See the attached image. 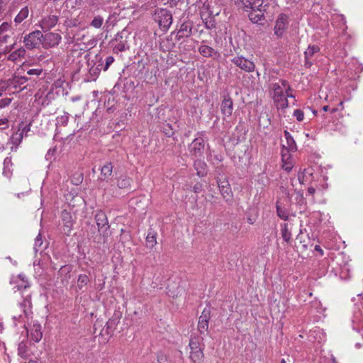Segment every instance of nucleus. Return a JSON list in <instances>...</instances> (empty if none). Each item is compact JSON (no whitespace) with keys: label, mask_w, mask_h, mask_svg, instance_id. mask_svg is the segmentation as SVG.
<instances>
[{"label":"nucleus","mask_w":363,"mask_h":363,"mask_svg":"<svg viewBox=\"0 0 363 363\" xmlns=\"http://www.w3.org/2000/svg\"><path fill=\"white\" fill-rule=\"evenodd\" d=\"M11 160H4L3 174L5 176H6L7 177H10V176L11 175V172L10 169H9V165L10 164L11 165Z\"/></svg>","instance_id":"a18cd8bd"},{"label":"nucleus","mask_w":363,"mask_h":363,"mask_svg":"<svg viewBox=\"0 0 363 363\" xmlns=\"http://www.w3.org/2000/svg\"><path fill=\"white\" fill-rule=\"evenodd\" d=\"M22 317V315L20 314L18 315H13V319L14 320H20V318Z\"/></svg>","instance_id":"69168bd1"},{"label":"nucleus","mask_w":363,"mask_h":363,"mask_svg":"<svg viewBox=\"0 0 363 363\" xmlns=\"http://www.w3.org/2000/svg\"><path fill=\"white\" fill-rule=\"evenodd\" d=\"M289 16L285 13H280L275 22L274 34L277 37H281L289 26Z\"/></svg>","instance_id":"9d476101"},{"label":"nucleus","mask_w":363,"mask_h":363,"mask_svg":"<svg viewBox=\"0 0 363 363\" xmlns=\"http://www.w3.org/2000/svg\"><path fill=\"white\" fill-rule=\"evenodd\" d=\"M30 338L35 342H38L43 337L42 328L40 324H33L30 329Z\"/></svg>","instance_id":"5701e85b"},{"label":"nucleus","mask_w":363,"mask_h":363,"mask_svg":"<svg viewBox=\"0 0 363 363\" xmlns=\"http://www.w3.org/2000/svg\"><path fill=\"white\" fill-rule=\"evenodd\" d=\"M9 127V120L6 118H0V129L4 130Z\"/></svg>","instance_id":"6e6d98bb"},{"label":"nucleus","mask_w":363,"mask_h":363,"mask_svg":"<svg viewBox=\"0 0 363 363\" xmlns=\"http://www.w3.org/2000/svg\"><path fill=\"white\" fill-rule=\"evenodd\" d=\"M199 52L205 57H213L218 53L213 48L206 45H201L199 48Z\"/></svg>","instance_id":"a878e982"},{"label":"nucleus","mask_w":363,"mask_h":363,"mask_svg":"<svg viewBox=\"0 0 363 363\" xmlns=\"http://www.w3.org/2000/svg\"><path fill=\"white\" fill-rule=\"evenodd\" d=\"M157 358L158 363H169L167 356L162 352H158L157 353Z\"/></svg>","instance_id":"49530a36"},{"label":"nucleus","mask_w":363,"mask_h":363,"mask_svg":"<svg viewBox=\"0 0 363 363\" xmlns=\"http://www.w3.org/2000/svg\"><path fill=\"white\" fill-rule=\"evenodd\" d=\"M297 241H298L300 243H303V249L305 250L307 249L308 245L305 243V240L303 239V233L302 231H300V233L296 236Z\"/></svg>","instance_id":"5fc2aeb1"},{"label":"nucleus","mask_w":363,"mask_h":363,"mask_svg":"<svg viewBox=\"0 0 363 363\" xmlns=\"http://www.w3.org/2000/svg\"><path fill=\"white\" fill-rule=\"evenodd\" d=\"M30 130V123H25L24 122H21L19 124L18 128L17 130V133H20L22 135V138L28 136V132Z\"/></svg>","instance_id":"c9c22d12"},{"label":"nucleus","mask_w":363,"mask_h":363,"mask_svg":"<svg viewBox=\"0 0 363 363\" xmlns=\"http://www.w3.org/2000/svg\"><path fill=\"white\" fill-rule=\"evenodd\" d=\"M61 217L64 230L67 231L66 233L68 234L72 230L74 224L72 216L70 213L64 210L62 211Z\"/></svg>","instance_id":"aec40b11"},{"label":"nucleus","mask_w":363,"mask_h":363,"mask_svg":"<svg viewBox=\"0 0 363 363\" xmlns=\"http://www.w3.org/2000/svg\"><path fill=\"white\" fill-rule=\"evenodd\" d=\"M352 323L353 329L360 333L363 338V311L357 310L354 312Z\"/></svg>","instance_id":"f3484780"},{"label":"nucleus","mask_w":363,"mask_h":363,"mask_svg":"<svg viewBox=\"0 0 363 363\" xmlns=\"http://www.w3.org/2000/svg\"><path fill=\"white\" fill-rule=\"evenodd\" d=\"M113 330H114V329L113 328H109L108 327V324L106 323L105 328H104L101 330V331L100 333V335H111V333L113 332Z\"/></svg>","instance_id":"8fccbe9b"},{"label":"nucleus","mask_w":363,"mask_h":363,"mask_svg":"<svg viewBox=\"0 0 363 363\" xmlns=\"http://www.w3.org/2000/svg\"><path fill=\"white\" fill-rule=\"evenodd\" d=\"M194 168L197 172V175L202 177L207 174L208 167L204 160H194Z\"/></svg>","instance_id":"b1692460"},{"label":"nucleus","mask_w":363,"mask_h":363,"mask_svg":"<svg viewBox=\"0 0 363 363\" xmlns=\"http://www.w3.org/2000/svg\"><path fill=\"white\" fill-rule=\"evenodd\" d=\"M114 62V57L113 56H108L106 58V64L104 69L106 71L108 69L109 66Z\"/></svg>","instance_id":"4d7b16f0"},{"label":"nucleus","mask_w":363,"mask_h":363,"mask_svg":"<svg viewBox=\"0 0 363 363\" xmlns=\"http://www.w3.org/2000/svg\"><path fill=\"white\" fill-rule=\"evenodd\" d=\"M220 111L223 116V120L232 115L233 111V102L229 96H225L222 101Z\"/></svg>","instance_id":"a211bd4d"},{"label":"nucleus","mask_w":363,"mask_h":363,"mask_svg":"<svg viewBox=\"0 0 363 363\" xmlns=\"http://www.w3.org/2000/svg\"><path fill=\"white\" fill-rule=\"evenodd\" d=\"M232 63L236 67L246 72H252L255 71V65L254 62L244 57L242 55H236L231 59Z\"/></svg>","instance_id":"1a4fd4ad"},{"label":"nucleus","mask_w":363,"mask_h":363,"mask_svg":"<svg viewBox=\"0 0 363 363\" xmlns=\"http://www.w3.org/2000/svg\"><path fill=\"white\" fill-rule=\"evenodd\" d=\"M152 17L158 23L160 29L164 31L167 30L172 23V14L167 9H156Z\"/></svg>","instance_id":"20e7f679"},{"label":"nucleus","mask_w":363,"mask_h":363,"mask_svg":"<svg viewBox=\"0 0 363 363\" xmlns=\"http://www.w3.org/2000/svg\"><path fill=\"white\" fill-rule=\"evenodd\" d=\"M280 83H274L272 85V98L278 109H284L288 107L289 102L284 93V89H290L286 80H281Z\"/></svg>","instance_id":"f03ea898"},{"label":"nucleus","mask_w":363,"mask_h":363,"mask_svg":"<svg viewBox=\"0 0 363 363\" xmlns=\"http://www.w3.org/2000/svg\"><path fill=\"white\" fill-rule=\"evenodd\" d=\"M294 116L296 117V120L299 122L302 121L304 118V113L301 109H296L293 113Z\"/></svg>","instance_id":"09e8293b"},{"label":"nucleus","mask_w":363,"mask_h":363,"mask_svg":"<svg viewBox=\"0 0 363 363\" xmlns=\"http://www.w3.org/2000/svg\"><path fill=\"white\" fill-rule=\"evenodd\" d=\"M320 49L319 46L315 45H309L308 47V48L306 49V50L304 52L305 65L307 67H310L313 65V62L311 61V60L312 59V57H313V55L315 53H318L320 52Z\"/></svg>","instance_id":"412c9836"},{"label":"nucleus","mask_w":363,"mask_h":363,"mask_svg":"<svg viewBox=\"0 0 363 363\" xmlns=\"http://www.w3.org/2000/svg\"><path fill=\"white\" fill-rule=\"evenodd\" d=\"M157 233L154 231H150L146 237V246L152 248L157 244Z\"/></svg>","instance_id":"2f4dec72"},{"label":"nucleus","mask_w":363,"mask_h":363,"mask_svg":"<svg viewBox=\"0 0 363 363\" xmlns=\"http://www.w3.org/2000/svg\"><path fill=\"white\" fill-rule=\"evenodd\" d=\"M31 78L28 79L26 77H21V76H14L13 78L10 79L8 82V87L9 89H19V90H23L26 88V83L28 81V79H30Z\"/></svg>","instance_id":"ddd939ff"},{"label":"nucleus","mask_w":363,"mask_h":363,"mask_svg":"<svg viewBox=\"0 0 363 363\" xmlns=\"http://www.w3.org/2000/svg\"><path fill=\"white\" fill-rule=\"evenodd\" d=\"M95 220L99 232L105 233L109 229L108 218L104 212L99 211L95 215Z\"/></svg>","instance_id":"dca6fc26"},{"label":"nucleus","mask_w":363,"mask_h":363,"mask_svg":"<svg viewBox=\"0 0 363 363\" xmlns=\"http://www.w3.org/2000/svg\"><path fill=\"white\" fill-rule=\"evenodd\" d=\"M112 169L113 166L111 165V162L104 164L101 168V174L104 175L105 177L110 176L112 173Z\"/></svg>","instance_id":"79ce46f5"},{"label":"nucleus","mask_w":363,"mask_h":363,"mask_svg":"<svg viewBox=\"0 0 363 363\" xmlns=\"http://www.w3.org/2000/svg\"><path fill=\"white\" fill-rule=\"evenodd\" d=\"M42 72L43 69L40 68L29 69L26 71L27 74L30 76H35L36 77L40 76Z\"/></svg>","instance_id":"de8ad7c7"},{"label":"nucleus","mask_w":363,"mask_h":363,"mask_svg":"<svg viewBox=\"0 0 363 363\" xmlns=\"http://www.w3.org/2000/svg\"><path fill=\"white\" fill-rule=\"evenodd\" d=\"M11 101V99L9 98H4L0 99V108H3L6 106L9 105Z\"/></svg>","instance_id":"13d9d810"},{"label":"nucleus","mask_w":363,"mask_h":363,"mask_svg":"<svg viewBox=\"0 0 363 363\" xmlns=\"http://www.w3.org/2000/svg\"><path fill=\"white\" fill-rule=\"evenodd\" d=\"M30 285L28 284V281H25L24 280H23V283L21 284H18L17 285L16 287L17 288V290L18 291H21V290H23V294H26V290L29 288Z\"/></svg>","instance_id":"603ef678"},{"label":"nucleus","mask_w":363,"mask_h":363,"mask_svg":"<svg viewBox=\"0 0 363 363\" xmlns=\"http://www.w3.org/2000/svg\"><path fill=\"white\" fill-rule=\"evenodd\" d=\"M25 54H26L25 49L23 48H21L16 50L13 52L10 53L7 56V59L10 61L15 62V61L18 60V59L23 57L25 56Z\"/></svg>","instance_id":"cd10ccee"},{"label":"nucleus","mask_w":363,"mask_h":363,"mask_svg":"<svg viewBox=\"0 0 363 363\" xmlns=\"http://www.w3.org/2000/svg\"><path fill=\"white\" fill-rule=\"evenodd\" d=\"M22 297L23 301L19 303V307L22 310V312L25 316L28 317L30 313H32L31 294L30 293L26 294H23Z\"/></svg>","instance_id":"6ab92c4d"},{"label":"nucleus","mask_w":363,"mask_h":363,"mask_svg":"<svg viewBox=\"0 0 363 363\" xmlns=\"http://www.w3.org/2000/svg\"><path fill=\"white\" fill-rule=\"evenodd\" d=\"M189 358L193 363H201L203 359V348L190 350Z\"/></svg>","instance_id":"393cba45"},{"label":"nucleus","mask_w":363,"mask_h":363,"mask_svg":"<svg viewBox=\"0 0 363 363\" xmlns=\"http://www.w3.org/2000/svg\"><path fill=\"white\" fill-rule=\"evenodd\" d=\"M89 282V279L86 274H79L77 279V288L79 290L84 291V288Z\"/></svg>","instance_id":"473e14b6"},{"label":"nucleus","mask_w":363,"mask_h":363,"mask_svg":"<svg viewBox=\"0 0 363 363\" xmlns=\"http://www.w3.org/2000/svg\"><path fill=\"white\" fill-rule=\"evenodd\" d=\"M130 179L128 177H121L117 181V186L119 189H130Z\"/></svg>","instance_id":"72a5a7b5"},{"label":"nucleus","mask_w":363,"mask_h":363,"mask_svg":"<svg viewBox=\"0 0 363 363\" xmlns=\"http://www.w3.org/2000/svg\"><path fill=\"white\" fill-rule=\"evenodd\" d=\"M48 157H56L57 156V148L56 146H54L51 148H50L48 152H47V155H46Z\"/></svg>","instance_id":"864d4df0"},{"label":"nucleus","mask_w":363,"mask_h":363,"mask_svg":"<svg viewBox=\"0 0 363 363\" xmlns=\"http://www.w3.org/2000/svg\"><path fill=\"white\" fill-rule=\"evenodd\" d=\"M202 189H203V186L201 183H196L193 187V191L196 194L200 193L202 191Z\"/></svg>","instance_id":"bf43d9fd"},{"label":"nucleus","mask_w":363,"mask_h":363,"mask_svg":"<svg viewBox=\"0 0 363 363\" xmlns=\"http://www.w3.org/2000/svg\"><path fill=\"white\" fill-rule=\"evenodd\" d=\"M307 192L310 195H313L315 194V189L312 187V186H310V187L308 188Z\"/></svg>","instance_id":"0e129e2a"},{"label":"nucleus","mask_w":363,"mask_h":363,"mask_svg":"<svg viewBox=\"0 0 363 363\" xmlns=\"http://www.w3.org/2000/svg\"><path fill=\"white\" fill-rule=\"evenodd\" d=\"M69 113L65 112L63 115L57 116L56 118L57 126H65L69 121Z\"/></svg>","instance_id":"4c0bfd02"},{"label":"nucleus","mask_w":363,"mask_h":363,"mask_svg":"<svg viewBox=\"0 0 363 363\" xmlns=\"http://www.w3.org/2000/svg\"><path fill=\"white\" fill-rule=\"evenodd\" d=\"M100 72V69L98 67H91L89 70L91 74L97 75Z\"/></svg>","instance_id":"680f3d73"},{"label":"nucleus","mask_w":363,"mask_h":363,"mask_svg":"<svg viewBox=\"0 0 363 363\" xmlns=\"http://www.w3.org/2000/svg\"><path fill=\"white\" fill-rule=\"evenodd\" d=\"M192 26L193 24L191 21H185L181 25L179 33H182V36H189L191 33Z\"/></svg>","instance_id":"c756f323"},{"label":"nucleus","mask_w":363,"mask_h":363,"mask_svg":"<svg viewBox=\"0 0 363 363\" xmlns=\"http://www.w3.org/2000/svg\"><path fill=\"white\" fill-rule=\"evenodd\" d=\"M282 161V164H281V167L284 170H285L287 173H289L294 166V164L293 163L292 160H281Z\"/></svg>","instance_id":"c03bdc74"},{"label":"nucleus","mask_w":363,"mask_h":363,"mask_svg":"<svg viewBox=\"0 0 363 363\" xmlns=\"http://www.w3.org/2000/svg\"><path fill=\"white\" fill-rule=\"evenodd\" d=\"M121 314L120 312L115 313L113 316L107 321L109 328H113L114 330L116 329V325L119 323L121 319Z\"/></svg>","instance_id":"e433bc0d"},{"label":"nucleus","mask_w":363,"mask_h":363,"mask_svg":"<svg viewBox=\"0 0 363 363\" xmlns=\"http://www.w3.org/2000/svg\"><path fill=\"white\" fill-rule=\"evenodd\" d=\"M314 250L318 252L320 256L323 255V250L319 245H315Z\"/></svg>","instance_id":"e2e57ef3"},{"label":"nucleus","mask_w":363,"mask_h":363,"mask_svg":"<svg viewBox=\"0 0 363 363\" xmlns=\"http://www.w3.org/2000/svg\"><path fill=\"white\" fill-rule=\"evenodd\" d=\"M281 233L283 240L286 243H290L291 240V233L289 229L287 223H283L281 225Z\"/></svg>","instance_id":"c85d7f7f"},{"label":"nucleus","mask_w":363,"mask_h":363,"mask_svg":"<svg viewBox=\"0 0 363 363\" xmlns=\"http://www.w3.org/2000/svg\"><path fill=\"white\" fill-rule=\"evenodd\" d=\"M61 35L57 33H48L41 38L42 45L45 48H53L59 45Z\"/></svg>","instance_id":"f8f14e48"},{"label":"nucleus","mask_w":363,"mask_h":363,"mask_svg":"<svg viewBox=\"0 0 363 363\" xmlns=\"http://www.w3.org/2000/svg\"><path fill=\"white\" fill-rule=\"evenodd\" d=\"M104 23V18L102 16L98 15L94 17L93 20L90 23V26L95 28H100Z\"/></svg>","instance_id":"ea45409f"},{"label":"nucleus","mask_w":363,"mask_h":363,"mask_svg":"<svg viewBox=\"0 0 363 363\" xmlns=\"http://www.w3.org/2000/svg\"><path fill=\"white\" fill-rule=\"evenodd\" d=\"M284 137L286 140L288 150L291 151L295 150L296 149V143L291 134L287 130L284 131Z\"/></svg>","instance_id":"f704fd0d"},{"label":"nucleus","mask_w":363,"mask_h":363,"mask_svg":"<svg viewBox=\"0 0 363 363\" xmlns=\"http://www.w3.org/2000/svg\"><path fill=\"white\" fill-rule=\"evenodd\" d=\"M197 135L189 145V150L191 157H201L205 152V133L199 132Z\"/></svg>","instance_id":"39448f33"},{"label":"nucleus","mask_w":363,"mask_h":363,"mask_svg":"<svg viewBox=\"0 0 363 363\" xmlns=\"http://www.w3.org/2000/svg\"><path fill=\"white\" fill-rule=\"evenodd\" d=\"M29 13V9L28 6H25L21 9L19 13L17 14V16L14 18V22L16 24L21 23L23 20H25L28 16Z\"/></svg>","instance_id":"7c9ffc66"},{"label":"nucleus","mask_w":363,"mask_h":363,"mask_svg":"<svg viewBox=\"0 0 363 363\" xmlns=\"http://www.w3.org/2000/svg\"><path fill=\"white\" fill-rule=\"evenodd\" d=\"M277 216L284 220H287L289 219V212L284 208L281 207L280 206H277Z\"/></svg>","instance_id":"a19ab883"},{"label":"nucleus","mask_w":363,"mask_h":363,"mask_svg":"<svg viewBox=\"0 0 363 363\" xmlns=\"http://www.w3.org/2000/svg\"><path fill=\"white\" fill-rule=\"evenodd\" d=\"M43 33L40 30H35L26 35L23 38V43L25 47L28 50H33L39 46L42 43L41 38Z\"/></svg>","instance_id":"423d86ee"},{"label":"nucleus","mask_w":363,"mask_h":363,"mask_svg":"<svg viewBox=\"0 0 363 363\" xmlns=\"http://www.w3.org/2000/svg\"><path fill=\"white\" fill-rule=\"evenodd\" d=\"M127 31L123 30L121 32L118 33L114 39L113 42V52H123L129 48V45L127 42Z\"/></svg>","instance_id":"0eeeda50"},{"label":"nucleus","mask_w":363,"mask_h":363,"mask_svg":"<svg viewBox=\"0 0 363 363\" xmlns=\"http://www.w3.org/2000/svg\"><path fill=\"white\" fill-rule=\"evenodd\" d=\"M285 96H286V98L287 97H291V98H294V96L293 94H289L287 91H286V93Z\"/></svg>","instance_id":"338daca9"},{"label":"nucleus","mask_w":363,"mask_h":363,"mask_svg":"<svg viewBox=\"0 0 363 363\" xmlns=\"http://www.w3.org/2000/svg\"><path fill=\"white\" fill-rule=\"evenodd\" d=\"M203 337L199 336L191 337L189 341V347L190 350H194L198 348H204V344L203 343Z\"/></svg>","instance_id":"bb28decb"},{"label":"nucleus","mask_w":363,"mask_h":363,"mask_svg":"<svg viewBox=\"0 0 363 363\" xmlns=\"http://www.w3.org/2000/svg\"><path fill=\"white\" fill-rule=\"evenodd\" d=\"M245 10L249 12V18L254 23L264 21L265 15L272 17L274 11L269 10V5L263 4L264 0H240Z\"/></svg>","instance_id":"f257e3e1"},{"label":"nucleus","mask_w":363,"mask_h":363,"mask_svg":"<svg viewBox=\"0 0 363 363\" xmlns=\"http://www.w3.org/2000/svg\"><path fill=\"white\" fill-rule=\"evenodd\" d=\"M12 34L9 23L4 22L0 26V48L9 43Z\"/></svg>","instance_id":"4468645a"},{"label":"nucleus","mask_w":363,"mask_h":363,"mask_svg":"<svg viewBox=\"0 0 363 363\" xmlns=\"http://www.w3.org/2000/svg\"><path fill=\"white\" fill-rule=\"evenodd\" d=\"M43 243V242L41 234L39 233L35 239L33 250L35 252H38L39 250H42Z\"/></svg>","instance_id":"37998d69"},{"label":"nucleus","mask_w":363,"mask_h":363,"mask_svg":"<svg viewBox=\"0 0 363 363\" xmlns=\"http://www.w3.org/2000/svg\"><path fill=\"white\" fill-rule=\"evenodd\" d=\"M320 306L321 303L318 300H315L311 303V307L315 308L316 310H318Z\"/></svg>","instance_id":"052dcab7"},{"label":"nucleus","mask_w":363,"mask_h":363,"mask_svg":"<svg viewBox=\"0 0 363 363\" xmlns=\"http://www.w3.org/2000/svg\"><path fill=\"white\" fill-rule=\"evenodd\" d=\"M217 184L223 198L228 204H232L233 194L228 180L225 178L223 179L218 178Z\"/></svg>","instance_id":"6e6552de"},{"label":"nucleus","mask_w":363,"mask_h":363,"mask_svg":"<svg viewBox=\"0 0 363 363\" xmlns=\"http://www.w3.org/2000/svg\"><path fill=\"white\" fill-rule=\"evenodd\" d=\"M15 43H13L11 45H6L4 48L3 49V51H0V58L4 55L6 56V54L12 50V49L14 48Z\"/></svg>","instance_id":"3c124183"},{"label":"nucleus","mask_w":363,"mask_h":363,"mask_svg":"<svg viewBox=\"0 0 363 363\" xmlns=\"http://www.w3.org/2000/svg\"><path fill=\"white\" fill-rule=\"evenodd\" d=\"M198 6L200 11V16L207 29H212L216 27L215 14L211 10L208 0H199ZM216 13V15H218Z\"/></svg>","instance_id":"7ed1b4c3"},{"label":"nucleus","mask_w":363,"mask_h":363,"mask_svg":"<svg viewBox=\"0 0 363 363\" xmlns=\"http://www.w3.org/2000/svg\"><path fill=\"white\" fill-rule=\"evenodd\" d=\"M58 16L56 15H48L43 17L39 24L43 31H48L56 26L58 22Z\"/></svg>","instance_id":"2eb2a0df"},{"label":"nucleus","mask_w":363,"mask_h":363,"mask_svg":"<svg viewBox=\"0 0 363 363\" xmlns=\"http://www.w3.org/2000/svg\"><path fill=\"white\" fill-rule=\"evenodd\" d=\"M23 140L22 135L20 133H13L9 139L8 144H11V151L16 152L18 146Z\"/></svg>","instance_id":"4be33fe9"},{"label":"nucleus","mask_w":363,"mask_h":363,"mask_svg":"<svg viewBox=\"0 0 363 363\" xmlns=\"http://www.w3.org/2000/svg\"><path fill=\"white\" fill-rule=\"evenodd\" d=\"M18 354L22 358H26L28 356V347L23 342L18 344Z\"/></svg>","instance_id":"58836bf2"},{"label":"nucleus","mask_w":363,"mask_h":363,"mask_svg":"<svg viewBox=\"0 0 363 363\" xmlns=\"http://www.w3.org/2000/svg\"><path fill=\"white\" fill-rule=\"evenodd\" d=\"M211 318V311L209 308H205L199 318L198 331L201 335H208V323Z\"/></svg>","instance_id":"9b49d317"},{"label":"nucleus","mask_w":363,"mask_h":363,"mask_svg":"<svg viewBox=\"0 0 363 363\" xmlns=\"http://www.w3.org/2000/svg\"><path fill=\"white\" fill-rule=\"evenodd\" d=\"M322 109H323V111L326 112V111H328L330 108H329V106H324L323 107V108H322Z\"/></svg>","instance_id":"774afa93"}]
</instances>
